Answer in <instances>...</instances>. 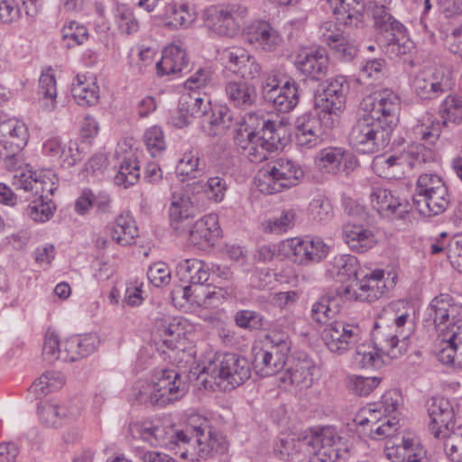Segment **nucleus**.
Wrapping results in <instances>:
<instances>
[{"label": "nucleus", "instance_id": "1", "mask_svg": "<svg viewBox=\"0 0 462 462\" xmlns=\"http://www.w3.org/2000/svg\"><path fill=\"white\" fill-rule=\"evenodd\" d=\"M429 316L439 330L436 356L444 365L462 367V319L460 306L452 302L448 294L435 297L429 308Z\"/></svg>", "mask_w": 462, "mask_h": 462}, {"label": "nucleus", "instance_id": "2", "mask_svg": "<svg viewBox=\"0 0 462 462\" xmlns=\"http://www.w3.org/2000/svg\"><path fill=\"white\" fill-rule=\"evenodd\" d=\"M274 452L283 460L293 458L299 452H305L310 462H346L349 457L347 445L332 427H323L297 439H282Z\"/></svg>", "mask_w": 462, "mask_h": 462}, {"label": "nucleus", "instance_id": "3", "mask_svg": "<svg viewBox=\"0 0 462 462\" xmlns=\"http://www.w3.org/2000/svg\"><path fill=\"white\" fill-rule=\"evenodd\" d=\"M56 180L51 171L40 173L20 171L14 176L13 186L28 193L25 200L30 204L25 213L33 221L43 223L52 217L55 206L50 196L57 189Z\"/></svg>", "mask_w": 462, "mask_h": 462}, {"label": "nucleus", "instance_id": "4", "mask_svg": "<svg viewBox=\"0 0 462 462\" xmlns=\"http://www.w3.org/2000/svg\"><path fill=\"white\" fill-rule=\"evenodd\" d=\"M332 296H322L311 308V319L326 325L321 337L327 347L333 353L343 354L356 346L363 336L359 325L344 321H332L337 311L331 310Z\"/></svg>", "mask_w": 462, "mask_h": 462}, {"label": "nucleus", "instance_id": "5", "mask_svg": "<svg viewBox=\"0 0 462 462\" xmlns=\"http://www.w3.org/2000/svg\"><path fill=\"white\" fill-rule=\"evenodd\" d=\"M177 444L183 448L180 457L191 461L208 459L215 455H224L228 451L229 443L226 437L206 423L199 426H188L176 433Z\"/></svg>", "mask_w": 462, "mask_h": 462}, {"label": "nucleus", "instance_id": "6", "mask_svg": "<svg viewBox=\"0 0 462 462\" xmlns=\"http://www.w3.org/2000/svg\"><path fill=\"white\" fill-rule=\"evenodd\" d=\"M179 102L190 119H199L202 131L208 136L222 134L231 126L233 116L226 106L213 108L208 99L194 93L183 94Z\"/></svg>", "mask_w": 462, "mask_h": 462}, {"label": "nucleus", "instance_id": "7", "mask_svg": "<svg viewBox=\"0 0 462 462\" xmlns=\"http://www.w3.org/2000/svg\"><path fill=\"white\" fill-rule=\"evenodd\" d=\"M374 25L379 32V46L390 59L401 58L414 49V43L409 38L405 26L392 14H385L383 10H378L374 14Z\"/></svg>", "mask_w": 462, "mask_h": 462}, {"label": "nucleus", "instance_id": "8", "mask_svg": "<svg viewBox=\"0 0 462 462\" xmlns=\"http://www.w3.org/2000/svg\"><path fill=\"white\" fill-rule=\"evenodd\" d=\"M393 132L362 115L353 124L347 141L356 152L371 154L383 150L390 143Z\"/></svg>", "mask_w": 462, "mask_h": 462}, {"label": "nucleus", "instance_id": "9", "mask_svg": "<svg viewBox=\"0 0 462 462\" xmlns=\"http://www.w3.org/2000/svg\"><path fill=\"white\" fill-rule=\"evenodd\" d=\"M203 371L215 380L217 384L226 383L230 389L241 385L251 376L249 361L236 353H216L208 359Z\"/></svg>", "mask_w": 462, "mask_h": 462}, {"label": "nucleus", "instance_id": "10", "mask_svg": "<svg viewBox=\"0 0 462 462\" xmlns=\"http://www.w3.org/2000/svg\"><path fill=\"white\" fill-rule=\"evenodd\" d=\"M269 346L254 353L253 365L260 376H272L282 371L288 357L291 342L283 331L273 330L266 336Z\"/></svg>", "mask_w": 462, "mask_h": 462}, {"label": "nucleus", "instance_id": "11", "mask_svg": "<svg viewBox=\"0 0 462 462\" xmlns=\"http://www.w3.org/2000/svg\"><path fill=\"white\" fill-rule=\"evenodd\" d=\"M303 176L302 169L295 162L279 158L260 171L258 186L262 192L278 193L297 186Z\"/></svg>", "mask_w": 462, "mask_h": 462}, {"label": "nucleus", "instance_id": "12", "mask_svg": "<svg viewBox=\"0 0 462 462\" xmlns=\"http://www.w3.org/2000/svg\"><path fill=\"white\" fill-rule=\"evenodd\" d=\"M364 115L393 132L398 124L400 98L392 89L383 88L365 97L362 103Z\"/></svg>", "mask_w": 462, "mask_h": 462}, {"label": "nucleus", "instance_id": "13", "mask_svg": "<svg viewBox=\"0 0 462 462\" xmlns=\"http://www.w3.org/2000/svg\"><path fill=\"white\" fill-rule=\"evenodd\" d=\"M247 14V8L241 5H212L205 10L204 20L215 33L234 37L240 32Z\"/></svg>", "mask_w": 462, "mask_h": 462}, {"label": "nucleus", "instance_id": "14", "mask_svg": "<svg viewBox=\"0 0 462 462\" xmlns=\"http://www.w3.org/2000/svg\"><path fill=\"white\" fill-rule=\"evenodd\" d=\"M430 417L429 430L436 439H441L455 428V411L452 403L447 398L431 397L426 402Z\"/></svg>", "mask_w": 462, "mask_h": 462}, {"label": "nucleus", "instance_id": "15", "mask_svg": "<svg viewBox=\"0 0 462 462\" xmlns=\"http://www.w3.org/2000/svg\"><path fill=\"white\" fill-rule=\"evenodd\" d=\"M161 407L171 403L185 394V383L180 374L173 369H162L155 373L152 382Z\"/></svg>", "mask_w": 462, "mask_h": 462}, {"label": "nucleus", "instance_id": "16", "mask_svg": "<svg viewBox=\"0 0 462 462\" xmlns=\"http://www.w3.org/2000/svg\"><path fill=\"white\" fill-rule=\"evenodd\" d=\"M42 356L50 364L58 360L75 362L82 358L74 337L60 343L58 335L50 329L47 330L44 337Z\"/></svg>", "mask_w": 462, "mask_h": 462}, {"label": "nucleus", "instance_id": "17", "mask_svg": "<svg viewBox=\"0 0 462 462\" xmlns=\"http://www.w3.org/2000/svg\"><path fill=\"white\" fill-rule=\"evenodd\" d=\"M170 224L178 236L187 235L196 217V208L186 193H174L169 208Z\"/></svg>", "mask_w": 462, "mask_h": 462}, {"label": "nucleus", "instance_id": "18", "mask_svg": "<svg viewBox=\"0 0 462 462\" xmlns=\"http://www.w3.org/2000/svg\"><path fill=\"white\" fill-rule=\"evenodd\" d=\"M28 131L25 125L16 119L0 123V155L20 152L27 144Z\"/></svg>", "mask_w": 462, "mask_h": 462}, {"label": "nucleus", "instance_id": "19", "mask_svg": "<svg viewBox=\"0 0 462 462\" xmlns=\"http://www.w3.org/2000/svg\"><path fill=\"white\" fill-rule=\"evenodd\" d=\"M250 120H256V126L252 130V136L256 142H261L271 152H275L284 146L285 127L281 121H273L270 118L254 117L250 116Z\"/></svg>", "mask_w": 462, "mask_h": 462}, {"label": "nucleus", "instance_id": "20", "mask_svg": "<svg viewBox=\"0 0 462 462\" xmlns=\"http://www.w3.org/2000/svg\"><path fill=\"white\" fill-rule=\"evenodd\" d=\"M218 217L215 214L206 215L188 228L189 242L199 248L213 246L220 236Z\"/></svg>", "mask_w": 462, "mask_h": 462}, {"label": "nucleus", "instance_id": "21", "mask_svg": "<svg viewBox=\"0 0 462 462\" xmlns=\"http://www.w3.org/2000/svg\"><path fill=\"white\" fill-rule=\"evenodd\" d=\"M245 39L264 51H276L282 42L280 32L268 22L256 21L245 32Z\"/></svg>", "mask_w": 462, "mask_h": 462}, {"label": "nucleus", "instance_id": "22", "mask_svg": "<svg viewBox=\"0 0 462 462\" xmlns=\"http://www.w3.org/2000/svg\"><path fill=\"white\" fill-rule=\"evenodd\" d=\"M368 415H357L355 420L359 426L372 424L370 437L373 439L390 438L398 430L399 420L396 416L387 418L377 406L367 410Z\"/></svg>", "mask_w": 462, "mask_h": 462}, {"label": "nucleus", "instance_id": "23", "mask_svg": "<svg viewBox=\"0 0 462 462\" xmlns=\"http://www.w3.org/2000/svg\"><path fill=\"white\" fill-rule=\"evenodd\" d=\"M295 66L307 79L319 81L328 72V59L325 50H316L298 55Z\"/></svg>", "mask_w": 462, "mask_h": 462}, {"label": "nucleus", "instance_id": "24", "mask_svg": "<svg viewBox=\"0 0 462 462\" xmlns=\"http://www.w3.org/2000/svg\"><path fill=\"white\" fill-rule=\"evenodd\" d=\"M410 313L406 310L394 318V325L396 327V333L387 336L382 342H380V348L377 350L381 351L383 355L391 357L397 358L404 350V341L410 337L411 328H409L405 332V325L411 322L409 321Z\"/></svg>", "mask_w": 462, "mask_h": 462}, {"label": "nucleus", "instance_id": "25", "mask_svg": "<svg viewBox=\"0 0 462 462\" xmlns=\"http://www.w3.org/2000/svg\"><path fill=\"white\" fill-rule=\"evenodd\" d=\"M370 199L373 208L383 216L395 215L402 217L408 212V204L393 196L387 189L374 187L370 193Z\"/></svg>", "mask_w": 462, "mask_h": 462}, {"label": "nucleus", "instance_id": "26", "mask_svg": "<svg viewBox=\"0 0 462 462\" xmlns=\"http://www.w3.org/2000/svg\"><path fill=\"white\" fill-rule=\"evenodd\" d=\"M225 93L230 106L245 110L257 101L256 88L245 80H229L225 85Z\"/></svg>", "mask_w": 462, "mask_h": 462}, {"label": "nucleus", "instance_id": "27", "mask_svg": "<svg viewBox=\"0 0 462 462\" xmlns=\"http://www.w3.org/2000/svg\"><path fill=\"white\" fill-rule=\"evenodd\" d=\"M189 60L186 51L177 44L164 48L161 60L156 63L159 75H170L189 71Z\"/></svg>", "mask_w": 462, "mask_h": 462}, {"label": "nucleus", "instance_id": "28", "mask_svg": "<svg viewBox=\"0 0 462 462\" xmlns=\"http://www.w3.org/2000/svg\"><path fill=\"white\" fill-rule=\"evenodd\" d=\"M414 92L421 99H433L449 89V83L443 73L418 74L412 82Z\"/></svg>", "mask_w": 462, "mask_h": 462}, {"label": "nucleus", "instance_id": "29", "mask_svg": "<svg viewBox=\"0 0 462 462\" xmlns=\"http://www.w3.org/2000/svg\"><path fill=\"white\" fill-rule=\"evenodd\" d=\"M294 262L299 264H309L310 263H319L324 259L329 250V247L320 239H296L292 241Z\"/></svg>", "mask_w": 462, "mask_h": 462}, {"label": "nucleus", "instance_id": "30", "mask_svg": "<svg viewBox=\"0 0 462 462\" xmlns=\"http://www.w3.org/2000/svg\"><path fill=\"white\" fill-rule=\"evenodd\" d=\"M412 202L420 214L430 217L443 213L448 208L450 199L447 188L422 196L413 194Z\"/></svg>", "mask_w": 462, "mask_h": 462}, {"label": "nucleus", "instance_id": "31", "mask_svg": "<svg viewBox=\"0 0 462 462\" xmlns=\"http://www.w3.org/2000/svg\"><path fill=\"white\" fill-rule=\"evenodd\" d=\"M296 143L299 146L312 148L321 141L319 120L310 114L299 116L295 122Z\"/></svg>", "mask_w": 462, "mask_h": 462}, {"label": "nucleus", "instance_id": "32", "mask_svg": "<svg viewBox=\"0 0 462 462\" xmlns=\"http://www.w3.org/2000/svg\"><path fill=\"white\" fill-rule=\"evenodd\" d=\"M280 113L292 111L300 101V92L297 83L292 78H288L283 85L275 91L271 98L264 100Z\"/></svg>", "mask_w": 462, "mask_h": 462}, {"label": "nucleus", "instance_id": "33", "mask_svg": "<svg viewBox=\"0 0 462 462\" xmlns=\"http://www.w3.org/2000/svg\"><path fill=\"white\" fill-rule=\"evenodd\" d=\"M358 286V300L373 302L381 298L386 290L384 272L375 270L356 283Z\"/></svg>", "mask_w": 462, "mask_h": 462}, {"label": "nucleus", "instance_id": "34", "mask_svg": "<svg viewBox=\"0 0 462 462\" xmlns=\"http://www.w3.org/2000/svg\"><path fill=\"white\" fill-rule=\"evenodd\" d=\"M346 243L351 250L365 253L376 245V238L373 231L361 225L348 223L344 226Z\"/></svg>", "mask_w": 462, "mask_h": 462}, {"label": "nucleus", "instance_id": "35", "mask_svg": "<svg viewBox=\"0 0 462 462\" xmlns=\"http://www.w3.org/2000/svg\"><path fill=\"white\" fill-rule=\"evenodd\" d=\"M110 234L112 239L123 246L134 244L139 236L136 223L129 214H121L116 217Z\"/></svg>", "mask_w": 462, "mask_h": 462}, {"label": "nucleus", "instance_id": "36", "mask_svg": "<svg viewBox=\"0 0 462 462\" xmlns=\"http://www.w3.org/2000/svg\"><path fill=\"white\" fill-rule=\"evenodd\" d=\"M180 279L193 285H202L209 278L208 266L205 262L195 258L185 259L177 266Z\"/></svg>", "mask_w": 462, "mask_h": 462}, {"label": "nucleus", "instance_id": "37", "mask_svg": "<svg viewBox=\"0 0 462 462\" xmlns=\"http://www.w3.org/2000/svg\"><path fill=\"white\" fill-rule=\"evenodd\" d=\"M356 257L350 254H339L334 257L327 269V276L332 279H337L344 282L346 279L356 275L357 269Z\"/></svg>", "mask_w": 462, "mask_h": 462}, {"label": "nucleus", "instance_id": "38", "mask_svg": "<svg viewBox=\"0 0 462 462\" xmlns=\"http://www.w3.org/2000/svg\"><path fill=\"white\" fill-rule=\"evenodd\" d=\"M77 82L72 84L71 93L78 103L82 106H94L98 102L99 90L98 86L94 82H86L77 76Z\"/></svg>", "mask_w": 462, "mask_h": 462}, {"label": "nucleus", "instance_id": "39", "mask_svg": "<svg viewBox=\"0 0 462 462\" xmlns=\"http://www.w3.org/2000/svg\"><path fill=\"white\" fill-rule=\"evenodd\" d=\"M199 152L198 151L191 149L186 152L176 167V173L180 180L184 182L200 176L201 170L199 168Z\"/></svg>", "mask_w": 462, "mask_h": 462}, {"label": "nucleus", "instance_id": "40", "mask_svg": "<svg viewBox=\"0 0 462 462\" xmlns=\"http://www.w3.org/2000/svg\"><path fill=\"white\" fill-rule=\"evenodd\" d=\"M133 430L139 439L152 447L162 446L166 443L165 429L160 425L146 421L135 424Z\"/></svg>", "mask_w": 462, "mask_h": 462}, {"label": "nucleus", "instance_id": "41", "mask_svg": "<svg viewBox=\"0 0 462 462\" xmlns=\"http://www.w3.org/2000/svg\"><path fill=\"white\" fill-rule=\"evenodd\" d=\"M140 165L135 158L125 159L115 176V183L117 186L128 188L134 185L140 179Z\"/></svg>", "mask_w": 462, "mask_h": 462}, {"label": "nucleus", "instance_id": "42", "mask_svg": "<svg viewBox=\"0 0 462 462\" xmlns=\"http://www.w3.org/2000/svg\"><path fill=\"white\" fill-rule=\"evenodd\" d=\"M442 125V122L432 116H427L423 123L414 126V134L429 145H436L441 134Z\"/></svg>", "mask_w": 462, "mask_h": 462}, {"label": "nucleus", "instance_id": "43", "mask_svg": "<svg viewBox=\"0 0 462 462\" xmlns=\"http://www.w3.org/2000/svg\"><path fill=\"white\" fill-rule=\"evenodd\" d=\"M193 185L202 190L207 198L214 202H221L227 189L226 180L219 176L210 177L206 182L194 181Z\"/></svg>", "mask_w": 462, "mask_h": 462}, {"label": "nucleus", "instance_id": "44", "mask_svg": "<svg viewBox=\"0 0 462 462\" xmlns=\"http://www.w3.org/2000/svg\"><path fill=\"white\" fill-rule=\"evenodd\" d=\"M336 96L328 95L327 92L321 91L319 92L315 96V106L317 108L320 109V114L319 115V118H321V114L328 116H337L340 113L343 112L346 104V97L341 98L339 102V98H335Z\"/></svg>", "mask_w": 462, "mask_h": 462}, {"label": "nucleus", "instance_id": "45", "mask_svg": "<svg viewBox=\"0 0 462 462\" xmlns=\"http://www.w3.org/2000/svg\"><path fill=\"white\" fill-rule=\"evenodd\" d=\"M442 114V124L452 122L456 125L462 123V97L457 95H448L440 106Z\"/></svg>", "mask_w": 462, "mask_h": 462}, {"label": "nucleus", "instance_id": "46", "mask_svg": "<svg viewBox=\"0 0 462 462\" xmlns=\"http://www.w3.org/2000/svg\"><path fill=\"white\" fill-rule=\"evenodd\" d=\"M444 439V449L453 462H462V426L453 428L441 437Z\"/></svg>", "mask_w": 462, "mask_h": 462}, {"label": "nucleus", "instance_id": "47", "mask_svg": "<svg viewBox=\"0 0 462 462\" xmlns=\"http://www.w3.org/2000/svg\"><path fill=\"white\" fill-rule=\"evenodd\" d=\"M154 386L152 382L139 381L131 391V399L139 404L161 407Z\"/></svg>", "mask_w": 462, "mask_h": 462}, {"label": "nucleus", "instance_id": "48", "mask_svg": "<svg viewBox=\"0 0 462 462\" xmlns=\"http://www.w3.org/2000/svg\"><path fill=\"white\" fill-rule=\"evenodd\" d=\"M115 15L121 32L132 34L139 30V23L134 17L133 11L127 6H117Z\"/></svg>", "mask_w": 462, "mask_h": 462}, {"label": "nucleus", "instance_id": "49", "mask_svg": "<svg viewBox=\"0 0 462 462\" xmlns=\"http://www.w3.org/2000/svg\"><path fill=\"white\" fill-rule=\"evenodd\" d=\"M308 213L313 221L327 222L333 217L332 205L326 199H314L309 205Z\"/></svg>", "mask_w": 462, "mask_h": 462}, {"label": "nucleus", "instance_id": "50", "mask_svg": "<svg viewBox=\"0 0 462 462\" xmlns=\"http://www.w3.org/2000/svg\"><path fill=\"white\" fill-rule=\"evenodd\" d=\"M64 383L63 376L55 372H45L37 380L34 381L32 387L35 393L46 394L60 388Z\"/></svg>", "mask_w": 462, "mask_h": 462}, {"label": "nucleus", "instance_id": "51", "mask_svg": "<svg viewBox=\"0 0 462 462\" xmlns=\"http://www.w3.org/2000/svg\"><path fill=\"white\" fill-rule=\"evenodd\" d=\"M341 10L346 14V23L357 26L362 22L363 14L365 5H368L366 0H338Z\"/></svg>", "mask_w": 462, "mask_h": 462}, {"label": "nucleus", "instance_id": "52", "mask_svg": "<svg viewBox=\"0 0 462 462\" xmlns=\"http://www.w3.org/2000/svg\"><path fill=\"white\" fill-rule=\"evenodd\" d=\"M314 370L315 367L308 364L297 365L295 368L289 370L290 383L301 388L310 387L313 382Z\"/></svg>", "mask_w": 462, "mask_h": 462}, {"label": "nucleus", "instance_id": "53", "mask_svg": "<svg viewBox=\"0 0 462 462\" xmlns=\"http://www.w3.org/2000/svg\"><path fill=\"white\" fill-rule=\"evenodd\" d=\"M297 217L296 210L293 208L285 209L279 217L270 220L266 229L271 233L282 234L292 228Z\"/></svg>", "mask_w": 462, "mask_h": 462}, {"label": "nucleus", "instance_id": "54", "mask_svg": "<svg viewBox=\"0 0 462 462\" xmlns=\"http://www.w3.org/2000/svg\"><path fill=\"white\" fill-rule=\"evenodd\" d=\"M165 15L172 20L169 21L165 24L167 26H183L190 23L193 20L192 14H190L188 11L187 5L177 6L176 4H169L165 7Z\"/></svg>", "mask_w": 462, "mask_h": 462}, {"label": "nucleus", "instance_id": "55", "mask_svg": "<svg viewBox=\"0 0 462 462\" xmlns=\"http://www.w3.org/2000/svg\"><path fill=\"white\" fill-rule=\"evenodd\" d=\"M235 321L239 328L251 330L261 329L263 326V316L249 310H238L235 315Z\"/></svg>", "mask_w": 462, "mask_h": 462}, {"label": "nucleus", "instance_id": "56", "mask_svg": "<svg viewBox=\"0 0 462 462\" xmlns=\"http://www.w3.org/2000/svg\"><path fill=\"white\" fill-rule=\"evenodd\" d=\"M144 143L153 157L163 152L166 147L163 132L158 126H153L145 132Z\"/></svg>", "mask_w": 462, "mask_h": 462}, {"label": "nucleus", "instance_id": "57", "mask_svg": "<svg viewBox=\"0 0 462 462\" xmlns=\"http://www.w3.org/2000/svg\"><path fill=\"white\" fill-rule=\"evenodd\" d=\"M235 287L225 285L224 287H215L213 291L204 293L202 300H197V304L205 308L217 306L223 299H226L235 294Z\"/></svg>", "mask_w": 462, "mask_h": 462}, {"label": "nucleus", "instance_id": "58", "mask_svg": "<svg viewBox=\"0 0 462 462\" xmlns=\"http://www.w3.org/2000/svg\"><path fill=\"white\" fill-rule=\"evenodd\" d=\"M248 52L244 49L236 47L228 48L222 51L221 60L229 70L237 74Z\"/></svg>", "mask_w": 462, "mask_h": 462}, {"label": "nucleus", "instance_id": "59", "mask_svg": "<svg viewBox=\"0 0 462 462\" xmlns=\"http://www.w3.org/2000/svg\"><path fill=\"white\" fill-rule=\"evenodd\" d=\"M380 383L378 377L354 376L348 383V388L359 396L368 395Z\"/></svg>", "mask_w": 462, "mask_h": 462}, {"label": "nucleus", "instance_id": "60", "mask_svg": "<svg viewBox=\"0 0 462 462\" xmlns=\"http://www.w3.org/2000/svg\"><path fill=\"white\" fill-rule=\"evenodd\" d=\"M319 87L321 91L327 92L328 95L336 96V99L338 97L339 102L343 97H346V94L349 90V84L344 76H337L335 78H331L323 82Z\"/></svg>", "mask_w": 462, "mask_h": 462}, {"label": "nucleus", "instance_id": "61", "mask_svg": "<svg viewBox=\"0 0 462 462\" xmlns=\"http://www.w3.org/2000/svg\"><path fill=\"white\" fill-rule=\"evenodd\" d=\"M440 189H447L440 177L435 174H421L417 180L414 194L422 196Z\"/></svg>", "mask_w": 462, "mask_h": 462}, {"label": "nucleus", "instance_id": "62", "mask_svg": "<svg viewBox=\"0 0 462 462\" xmlns=\"http://www.w3.org/2000/svg\"><path fill=\"white\" fill-rule=\"evenodd\" d=\"M60 408L50 402H43L38 406V413L43 424L49 427H59L62 425Z\"/></svg>", "mask_w": 462, "mask_h": 462}, {"label": "nucleus", "instance_id": "63", "mask_svg": "<svg viewBox=\"0 0 462 462\" xmlns=\"http://www.w3.org/2000/svg\"><path fill=\"white\" fill-rule=\"evenodd\" d=\"M288 78L286 75L274 70L267 74L263 81L261 89L263 100L271 98Z\"/></svg>", "mask_w": 462, "mask_h": 462}, {"label": "nucleus", "instance_id": "64", "mask_svg": "<svg viewBox=\"0 0 462 462\" xmlns=\"http://www.w3.org/2000/svg\"><path fill=\"white\" fill-rule=\"evenodd\" d=\"M374 350V348H372L370 346L358 345L354 356L355 362L363 368L375 367L379 357L378 353Z\"/></svg>", "mask_w": 462, "mask_h": 462}]
</instances>
